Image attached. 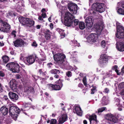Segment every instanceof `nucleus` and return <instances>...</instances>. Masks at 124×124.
<instances>
[{"label": "nucleus", "instance_id": "nucleus-1", "mask_svg": "<svg viewBox=\"0 0 124 124\" xmlns=\"http://www.w3.org/2000/svg\"><path fill=\"white\" fill-rule=\"evenodd\" d=\"M74 18V16L70 12H66L64 17V24L68 26H70L73 23H74L75 26L77 25L78 21L77 19H75L73 22V20Z\"/></svg>", "mask_w": 124, "mask_h": 124}, {"label": "nucleus", "instance_id": "nucleus-2", "mask_svg": "<svg viewBox=\"0 0 124 124\" xmlns=\"http://www.w3.org/2000/svg\"><path fill=\"white\" fill-rule=\"evenodd\" d=\"M19 22L22 24L29 27H31L34 25V21L28 18L21 17L19 18Z\"/></svg>", "mask_w": 124, "mask_h": 124}, {"label": "nucleus", "instance_id": "nucleus-3", "mask_svg": "<svg viewBox=\"0 0 124 124\" xmlns=\"http://www.w3.org/2000/svg\"><path fill=\"white\" fill-rule=\"evenodd\" d=\"M117 31L116 34V37L119 39L124 38V28L118 22L116 23Z\"/></svg>", "mask_w": 124, "mask_h": 124}, {"label": "nucleus", "instance_id": "nucleus-4", "mask_svg": "<svg viewBox=\"0 0 124 124\" xmlns=\"http://www.w3.org/2000/svg\"><path fill=\"white\" fill-rule=\"evenodd\" d=\"M6 66L13 72L18 73L19 72V66L18 64L14 62L8 63L7 64Z\"/></svg>", "mask_w": 124, "mask_h": 124}, {"label": "nucleus", "instance_id": "nucleus-5", "mask_svg": "<svg viewBox=\"0 0 124 124\" xmlns=\"http://www.w3.org/2000/svg\"><path fill=\"white\" fill-rule=\"evenodd\" d=\"M53 57L54 61L58 63H62L64 62L66 56L64 54L60 53L54 55Z\"/></svg>", "mask_w": 124, "mask_h": 124}, {"label": "nucleus", "instance_id": "nucleus-6", "mask_svg": "<svg viewBox=\"0 0 124 124\" xmlns=\"http://www.w3.org/2000/svg\"><path fill=\"white\" fill-rule=\"evenodd\" d=\"M107 120L108 123L110 124H114L117 122V119L114 115L111 114H109L107 115Z\"/></svg>", "mask_w": 124, "mask_h": 124}, {"label": "nucleus", "instance_id": "nucleus-7", "mask_svg": "<svg viewBox=\"0 0 124 124\" xmlns=\"http://www.w3.org/2000/svg\"><path fill=\"white\" fill-rule=\"evenodd\" d=\"M97 34L95 33L91 34L87 37L86 41L90 43L95 42L97 39Z\"/></svg>", "mask_w": 124, "mask_h": 124}, {"label": "nucleus", "instance_id": "nucleus-8", "mask_svg": "<svg viewBox=\"0 0 124 124\" xmlns=\"http://www.w3.org/2000/svg\"><path fill=\"white\" fill-rule=\"evenodd\" d=\"M78 6L77 5L73 3L69 4L68 5V9L73 14H76L77 11Z\"/></svg>", "mask_w": 124, "mask_h": 124}, {"label": "nucleus", "instance_id": "nucleus-9", "mask_svg": "<svg viewBox=\"0 0 124 124\" xmlns=\"http://www.w3.org/2000/svg\"><path fill=\"white\" fill-rule=\"evenodd\" d=\"M37 58V57L35 55H30L25 58V62H27L29 63L28 65L31 64L33 63L36 59Z\"/></svg>", "mask_w": 124, "mask_h": 124}, {"label": "nucleus", "instance_id": "nucleus-10", "mask_svg": "<svg viewBox=\"0 0 124 124\" xmlns=\"http://www.w3.org/2000/svg\"><path fill=\"white\" fill-rule=\"evenodd\" d=\"M108 61L107 55L106 54H101L99 59V62L101 64H104L107 63Z\"/></svg>", "mask_w": 124, "mask_h": 124}, {"label": "nucleus", "instance_id": "nucleus-11", "mask_svg": "<svg viewBox=\"0 0 124 124\" xmlns=\"http://www.w3.org/2000/svg\"><path fill=\"white\" fill-rule=\"evenodd\" d=\"M14 109H15V106H11L10 108L9 113L11 117L16 121L17 119V115L16 112H15Z\"/></svg>", "mask_w": 124, "mask_h": 124}, {"label": "nucleus", "instance_id": "nucleus-12", "mask_svg": "<svg viewBox=\"0 0 124 124\" xmlns=\"http://www.w3.org/2000/svg\"><path fill=\"white\" fill-rule=\"evenodd\" d=\"M62 81L59 79L58 80L56 81V83L58 85L56 84L54 85L53 90H59L61 89V88L62 86Z\"/></svg>", "mask_w": 124, "mask_h": 124}, {"label": "nucleus", "instance_id": "nucleus-13", "mask_svg": "<svg viewBox=\"0 0 124 124\" xmlns=\"http://www.w3.org/2000/svg\"><path fill=\"white\" fill-rule=\"evenodd\" d=\"M85 21L86 23V25L89 27H91L93 25V17L92 16L87 17L85 20Z\"/></svg>", "mask_w": 124, "mask_h": 124}, {"label": "nucleus", "instance_id": "nucleus-14", "mask_svg": "<svg viewBox=\"0 0 124 124\" xmlns=\"http://www.w3.org/2000/svg\"><path fill=\"white\" fill-rule=\"evenodd\" d=\"M94 26L97 34L98 35H100L101 34V31L103 29L102 24H100L97 23Z\"/></svg>", "mask_w": 124, "mask_h": 124}, {"label": "nucleus", "instance_id": "nucleus-15", "mask_svg": "<svg viewBox=\"0 0 124 124\" xmlns=\"http://www.w3.org/2000/svg\"><path fill=\"white\" fill-rule=\"evenodd\" d=\"M116 47L119 51L123 52L124 51V44L122 42L117 41L116 44Z\"/></svg>", "mask_w": 124, "mask_h": 124}, {"label": "nucleus", "instance_id": "nucleus-16", "mask_svg": "<svg viewBox=\"0 0 124 124\" xmlns=\"http://www.w3.org/2000/svg\"><path fill=\"white\" fill-rule=\"evenodd\" d=\"M8 95L11 99L13 101H16L18 98V96L13 92H9L8 93Z\"/></svg>", "mask_w": 124, "mask_h": 124}, {"label": "nucleus", "instance_id": "nucleus-17", "mask_svg": "<svg viewBox=\"0 0 124 124\" xmlns=\"http://www.w3.org/2000/svg\"><path fill=\"white\" fill-rule=\"evenodd\" d=\"M105 5L103 3L99 4L96 7V10L100 13H102L105 10Z\"/></svg>", "mask_w": 124, "mask_h": 124}, {"label": "nucleus", "instance_id": "nucleus-18", "mask_svg": "<svg viewBox=\"0 0 124 124\" xmlns=\"http://www.w3.org/2000/svg\"><path fill=\"white\" fill-rule=\"evenodd\" d=\"M10 87L12 90L14 91L16 90V82L15 79H12L11 80L10 82Z\"/></svg>", "mask_w": 124, "mask_h": 124}, {"label": "nucleus", "instance_id": "nucleus-19", "mask_svg": "<svg viewBox=\"0 0 124 124\" xmlns=\"http://www.w3.org/2000/svg\"><path fill=\"white\" fill-rule=\"evenodd\" d=\"M89 119L90 122V124H96L97 122L96 116L94 114L89 116Z\"/></svg>", "mask_w": 124, "mask_h": 124}, {"label": "nucleus", "instance_id": "nucleus-20", "mask_svg": "<svg viewBox=\"0 0 124 124\" xmlns=\"http://www.w3.org/2000/svg\"><path fill=\"white\" fill-rule=\"evenodd\" d=\"M15 46V47L21 46L24 44V41L22 39H17L13 41Z\"/></svg>", "mask_w": 124, "mask_h": 124}, {"label": "nucleus", "instance_id": "nucleus-21", "mask_svg": "<svg viewBox=\"0 0 124 124\" xmlns=\"http://www.w3.org/2000/svg\"><path fill=\"white\" fill-rule=\"evenodd\" d=\"M0 111L3 115L5 116L8 113V109L6 106H3L0 108Z\"/></svg>", "mask_w": 124, "mask_h": 124}, {"label": "nucleus", "instance_id": "nucleus-22", "mask_svg": "<svg viewBox=\"0 0 124 124\" xmlns=\"http://www.w3.org/2000/svg\"><path fill=\"white\" fill-rule=\"evenodd\" d=\"M67 116L66 115L64 114L61 116L58 120V124H62L67 119Z\"/></svg>", "mask_w": 124, "mask_h": 124}, {"label": "nucleus", "instance_id": "nucleus-23", "mask_svg": "<svg viewBox=\"0 0 124 124\" xmlns=\"http://www.w3.org/2000/svg\"><path fill=\"white\" fill-rule=\"evenodd\" d=\"M74 113H76L78 115L81 116L82 115V112L81 108L78 106L75 107V110H74Z\"/></svg>", "mask_w": 124, "mask_h": 124}, {"label": "nucleus", "instance_id": "nucleus-24", "mask_svg": "<svg viewBox=\"0 0 124 124\" xmlns=\"http://www.w3.org/2000/svg\"><path fill=\"white\" fill-rule=\"evenodd\" d=\"M45 37L47 40H49L50 38L51 33L48 30H46L44 32Z\"/></svg>", "mask_w": 124, "mask_h": 124}, {"label": "nucleus", "instance_id": "nucleus-25", "mask_svg": "<svg viewBox=\"0 0 124 124\" xmlns=\"http://www.w3.org/2000/svg\"><path fill=\"white\" fill-rule=\"evenodd\" d=\"M33 88L32 87L29 86L25 87L24 88V92L27 94H28L31 92H33Z\"/></svg>", "mask_w": 124, "mask_h": 124}, {"label": "nucleus", "instance_id": "nucleus-26", "mask_svg": "<svg viewBox=\"0 0 124 124\" xmlns=\"http://www.w3.org/2000/svg\"><path fill=\"white\" fill-rule=\"evenodd\" d=\"M108 103V101L107 98L105 96L103 97L101 101V103L103 105H107Z\"/></svg>", "mask_w": 124, "mask_h": 124}, {"label": "nucleus", "instance_id": "nucleus-27", "mask_svg": "<svg viewBox=\"0 0 124 124\" xmlns=\"http://www.w3.org/2000/svg\"><path fill=\"white\" fill-rule=\"evenodd\" d=\"M49 72L51 74H56L60 73V71L56 69L52 70L49 71Z\"/></svg>", "mask_w": 124, "mask_h": 124}, {"label": "nucleus", "instance_id": "nucleus-28", "mask_svg": "<svg viewBox=\"0 0 124 124\" xmlns=\"http://www.w3.org/2000/svg\"><path fill=\"white\" fill-rule=\"evenodd\" d=\"M2 59L3 60V63H7L9 61V57L6 55H5L2 56Z\"/></svg>", "mask_w": 124, "mask_h": 124}, {"label": "nucleus", "instance_id": "nucleus-29", "mask_svg": "<svg viewBox=\"0 0 124 124\" xmlns=\"http://www.w3.org/2000/svg\"><path fill=\"white\" fill-rule=\"evenodd\" d=\"M79 28L81 30L84 29L85 27L84 23L83 22H80L79 23Z\"/></svg>", "mask_w": 124, "mask_h": 124}, {"label": "nucleus", "instance_id": "nucleus-30", "mask_svg": "<svg viewBox=\"0 0 124 124\" xmlns=\"http://www.w3.org/2000/svg\"><path fill=\"white\" fill-rule=\"evenodd\" d=\"M117 12L118 13L120 14L124 15V9L121 8H119Z\"/></svg>", "mask_w": 124, "mask_h": 124}, {"label": "nucleus", "instance_id": "nucleus-31", "mask_svg": "<svg viewBox=\"0 0 124 124\" xmlns=\"http://www.w3.org/2000/svg\"><path fill=\"white\" fill-rule=\"evenodd\" d=\"M57 31L59 32V33L61 35H63V36H65V34H63L64 33V31L63 30L61 29H57Z\"/></svg>", "mask_w": 124, "mask_h": 124}, {"label": "nucleus", "instance_id": "nucleus-32", "mask_svg": "<svg viewBox=\"0 0 124 124\" xmlns=\"http://www.w3.org/2000/svg\"><path fill=\"white\" fill-rule=\"evenodd\" d=\"M120 85L122 88H124L123 90L121 93V94L122 95L124 96V82H122L120 84Z\"/></svg>", "mask_w": 124, "mask_h": 124}, {"label": "nucleus", "instance_id": "nucleus-33", "mask_svg": "<svg viewBox=\"0 0 124 124\" xmlns=\"http://www.w3.org/2000/svg\"><path fill=\"white\" fill-rule=\"evenodd\" d=\"M117 66L116 65H115L113 67L112 69L113 70H115V71L117 73V74L119 75H120V74L118 73V70L117 69Z\"/></svg>", "mask_w": 124, "mask_h": 124}, {"label": "nucleus", "instance_id": "nucleus-34", "mask_svg": "<svg viewBox=\"0 0 124 124\" xmlns=\"http://www.w3.org/2000/svg\"><path fill=\"white\" fill-rule=\"evenodd\" d=\"M73 46H77L79 47L80 46V45L79 43H78L77 41L76 40H74L73 42Z\"/></svg>", "mask_w": 124, "mask_h": 124}, {"label": "nucleus", "instance_id": "nucleus-35", "mask_svg": "<svg viewBox=\"0 0 124 124\" xmlns=\"http://www.w3.org/2000/svg\"><path fill=\"white\" fill-rule=\"evenodd\" d=\"M47 87L50 90H53L54 85L53 84H49L47 85Z\"/></svg>", "mask_w": 124, "mask_h": 124}, {"label": "nucleus", "instance_id": "nucleus-36", "mask_svg": "<svg viewBox=\"0 0 124 124\" xmlns=\"http://www.w3.org/2000/svg\"><path fill=\"white\" fill-rule=\"evenodd\" d=\"M15 112H16L17 115L19 114L20 113V110L18 108L15 106V109H14Z\"/></svg>", "mask_w": 124, "mask_h": 124}, {"label": "nucleus", "instance_id": "nucleus-37", "mask_svg": "<svg viewBox=\"0 0 124 124\" xmlns=\"http://www.w3.org/2000/svg\"><path fill=\"white\" fill-rule=\"evenodd\" d=\"M106 108L104 107L101 108L99 109L98 110V113H101Z\"/></svg>", "mask_w": 124, "mask_h": 124}, {"label": "nucleus", "instance_id": "nucleus-38", "mask_svg": "<svg viewBox=\"0 0 124 124\" xmlns=\"http://www.w3.org/2000/svg\"><path fill=\"white\" fill-rule=\"evenodd\" d=\"M57 121L55 119H52L50 121V124H56Z\"/></svg>", "mask_w": 124, "mask_h": 124}, {"label": "nucleus", "instance_id": "nucleus-39", "mask_svg": "<svg viewBox=\"0 0 124 124\" xmlns=\"http://www.w3.org/2000/svg\"><path fill=\"white\" fill-rule=\"evenodd\" d=\"M96 89V87H94L92 89H91V94H93L95 92Z\"/></svg>", "mask_w": 124, "mask_h": 124}, {"label": "nucleus", "instance_id": "nucleus-40", "mask_svg": "<svg viewBox=\"0 0 124 124\" xmlns=\"http://www.w3.org/2000/svg\"><path fill=\"white\" fill-rule=\"evenodd\" d=\"M83 81L84 85L86 86L87 84L86 83V79L85 77H84L83 78Z\"/></svg>", "mask_w": 124, "mask_h": 124}, {"label": "nucleus", "instance_id": "nucleus-41", "mask_svg": "<svg viewBox=\"0 0 124 124\" xmlns=\"http://www.w3.org/2000/svg\"><path fill=\"white\" fill-rule=\"evenodd\" d=\"M66 75L68 77H70L72 75V73L70 71H69L66 72Z\"/></svg>", "mask_w": 124, "mask_h": 124}, {"label": "nucleus", "instance_id": "nucleus-42", "mask_svg": "<svg viewBox=\"0 0 124 124\" xmlns=\"http://www.w3.org/2000/svg\"><path fill=\"white\" fill-rule=\"evenodd\" d=\"M16 32L15 31H12V33H11V34L14 37H16Z\"/></svg>", "mask_w": 124, "mask_h": 124}, {"label": "nucleus", "instance_id": "nucleus-43", "mask_svg": "<svg viewBox=\"0 0 124 124\" xmlns=\"http://www.w3.org/2000/svg\"><path fill=\"white\" fill-rule=\"evenodd\" d=\"M5 73L2 71H0V76L1 77H4L5 76Z\"/></svg>", "mask_w": 124, "mask_h": 124}, {"label": "nucleus", "instance_id": "nucleus-44", "mask_svg": "<svg viewBox=\"0 0 124 124\" xmlns=\"http://www.w3.org/2000/svg\"><path fill=\"white\" fill-rule=\"evenodd\" d=\"M106 45V43L105 41H102L101 42V46L103 47H104Z\"/></svg>", "mask_w": 124, "mask_h": 124}, {"label": "nucleus", "instance_id": "nucleus-45", "mask_svg": "<svg viewBox=\"0 0 124 124\" xmlns=\"http://www.w3.org/2000/svg\"><path fill=\"white\" fill-rule=\"evenodd\" d=\"M32 46H34L35 47H36L37 46V44L35 42H33L31 44Z\"/></svg>", "mask_w": 124, "mask_h": 124}, {"label": "nucleus", "instance_id": "nucleus-46", "mask_svg": "<svg viewBox=\"0 0 124 124\" xmlns=\"http://www.w3.org/2000/svg\"><path fill=\"white\" fill-rule=\"evenodd\" d=\"M41 16L44 18H45L46 16V15L45 13L43 12L41 14Z\"/></svg>", "mask_w": 124, "mask_h": 124}, {"label": "nucleus", "instance_id": "nucleus-47", "mask_svg": "<svg viewBox=\"0 0 124 124\" xmlns=\"http://www.w3.org/2000/svg\"><path fill=\"white\" fill-rule=\"evenodd\" d=\"M109 92V89L107 88H105L104 90V92L106 93H108V92Z\"/></svg>", "mask_w": 124, "mask_h": 124}, {"label": "nucleus", "instance_id": "nucleus-48", "mask_svg": "<svg viewBox=\"0 0 124 124\" xmlns=\"http://www.w3.org/2000/svg\"><path fill=\"white\" fill-rule=\"evenodd\" d=\"M32 77L36 80H37L39 77V76H37L35 75H32Z\"/></svg>", "mask_w": 124, "mask_h": 124}, {"label": "nucleus", "instance_id": "nucleus-49", "mask_svg": "<svg viewBox=\"0 0 124 124\" xmlns=\"http://www.w3.org/2000/svg\"><path fill=\"white\" fill-rule=\"evenodd\" d=\"M73 62H78V60L77 58L74 57H73Z\"/></svg>", "mask_w": 124, "mask_h": 124}, {"label": "nucleus", "instance_id": "nucleus-50", "mask_svg": "<svg viewBox=\"0 0 124 124\" xmlns=\"http://www.w3.org/2000/svg\"><path fill=\"white\" fill-rule=\"evenodd\" d=\"M16 78L18 79L21 78V76L17 74L16 75Z\"/></svg>", "mask_w": 124, "mask_h": 124}, {"label": "nucleus", "instance_id": "nucleus-51", "mask_svg": "<svg viewBox=\"0 0 124 124\" xmlns=\"http://www.w3.org/2000/svg\"><path fill=\"white\" fill-rule=\"evenodd\" d=\"M52 63H47V65L48 66V67L49 68H50L51 67V65H52Z\"/></svg>", "mask_w": 124, "mask_h": 124}, {"label": "nucleus", "instance_id": "nucleus-52", "mask_svg": "<svg viewBox=\"0 0 124 124\" xmlns=\"http://www.w3.org/2000/svg\"><path fill=\"white\" fill-rule=\"evenodd\" d=\"M3 90L2 86L0 84V93L2 92Z\"/></svg>", "mask_w": 124, "mask_h": 124}, {"label": "nucleus", "instance_id": "nucleus-53", "mask_svg": "<svg viewBox=\"0 0 124 124\" xmlns=\"http://www.w3.org/2000/svg\"><path fill=\"white\" fill-rule=\"evenodd\" d=\"M39 73L40 74H42V73H43V72L42 71V70L41 69H40L39 70Z\"/></svg>", "mask_w": 124, "mask_h": 124}, {"label": "nucleus", "instance_id": "nucleus-54", "mask_svg": "<svg viewBox=\"0 0 124 124\" xmlns=\"http://www.w3.org/2000/svg\"><path fill=\"white\" fill-rule=\"evenodd\" d=\"M122 2H119L117 3V5L118 6V7L120 6H121Z\"/></svg>", "mask_w": 124, "mask_h": 124}, {"label": "nucleus", "instance_id": "nucleus-55", "mask_svg": "<svg viewBox=\"0 0 124 124\" xmlns=\"http://www.w3.org/2000/svg\"><path fill=\"white\" fill-rule=\"evenodd\" d=\"M78 86L80 87H82L83 86V85L81 83H79L78 84Z\"/></svg>", "mask_w": 124, "mask_h": 124}, {"label": "nucleus", "instance_id": "nucleus-56", "mask_svg": "<svg viewBox=\"0 0 124 124\" xmlns=\"http://www.w3.org/2000/svg\"><path fill=\"white\" fill-rule=\"evenodd\" d=\"M59 77V76L58 75H57V74H55V75L54 76V78H58Z\"/></svg>", "mask_w": 124, "mask_h": 124}, {"label": "nucleus", "instance_id": "nucleus-57", "mask_svg": "<svg viewBox=\"0 0 124 124\" xmlns=\"http://www.w3.org/2000/svg\"><path fill=\"white\" fill-rule=\"evenodd\" d=\"M4 98L6 100H7L8 99V98L7 96H4Z\"/></svg>", "mask_w": 124, "mask_h": 124}, {"label": "nucleus", "instance_id": "nucleus-58", "mask_svg": "<svg viewBox=\"0 0 124 124\" xmlns=\"http://www.w3.org/2000/svg\"><path fill=\"white\" fill-rule=\"evenodd\" d=\"M42 16H39L38 18L39 20H41V21L42 20H43V18H42Z\"/></svg>", "mask_w": 124, "mask_h": 124}, {"label": "nucleus", "instance_id": "nucleus-59", "mask_svg": "<svg viewBox=\"0 0 124 124\" xmlns=\"http://www.w3.org/2000/svg\"><path fill=\"white\" fill-rule=\"evenodd\" d=\"M36 27L38 29H39L40 27V25H37L36 26Z\"/></svg>", "mask_w": 124, "mask_h": 124}, {"label": "nucleus", "instance_id": "nucleus-60", "mask_svg": "<svg viewBox=\"0 0 124 124\" xmlns=\"http://www.w3.org/2000/svg\"><path fill=\"white\" fill-rule=\"evenodd\" d=\"M46 71H45L44 72H43V73H42V74L43 76H45L46 74Z\"/></svg>", "mask_w": 124, "mask_h": 124}, {"label": "nucleus", "instance_id": "nucleus-61", "mask_svg": "<svg viewBox=\"0 0 124 124\" xmlns=\"http://www.w3.org/2000/svg\"><path fill=\"white\" fill-rule=\"evenodd\" d=\"M4 44L2 42H0V46H4Z\"/></svg>", "mask_w": 124, "mask_h": 124}, {"label": "nucleus", "instance_id": "nucleus-62", "mask_svg": "<svg viewBox=\"0 0 124 124\" xmlns=\"http://www.w3.org/2000/svg\"><path fill=\"white\" fill-rule=\"evenodd\" d=\"M10 53L12 55L14 54V51H11L10 52Z\"/></svg>", "mask_w": 124, "mask_h": 124}, {"label": "nucleus", "instance_id": "nucleus-63", "mask_svg": "<svg viewBox=\"0 0 124 124\" xmlns=\"http://www.w3.org/2000/svg\"><path fill=\"white\" fill-rule=\"evenodd\" d=\"M121 7L124 8V2H122Z\"/></svg>", "mask_w": 124, "mask_h": 124}, {"label": "nucleus", "instance_id": "nucleus-64", "mask_svg": "<svg viewBox=\"0 0 124 124\" xmlns=\"http://www.w3.org/2000/svg\"><path fill=\"white\" fill-rule=\"evenodd\" d=\"M83 123L84 124H87V122L86 120H85L83 121Z\"/></svg>", "mask_w": 124, "mask_h": 124}]
</instances>
